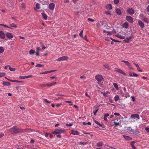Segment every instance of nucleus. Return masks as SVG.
Here are the masks:
<instances>
[{
    "label": "nucleus",
    "mask_w": 149,
    "mask_h": 149,
    "mask_svg": "<svg viewBox=\"0 0 149 149\" xmlns=\"http://www.w3.org/2000/svg\"><path fill=\"white\" fill-rule=\"evenodd\" d=\"M12 134H15L20 132H24V130L20 129L17 127L16 126H14L9 129Z\"/></svg>",
    "instance_id": "obj_1"
},
{
    "label": "nucleus",
    "mask_w": 149,
    "mask_h": 149,
    "mask_svg": "<svg viewBox=\"0 0 149 149\" xmlns=\"http://www.w3.org/2000/svg\"><path fill=\"white\" fill-rule=\"evenodd\" d=\"M65 132V130L63 129H56L55 130L53 131L52 132V133L57 134H62L64 133Z\"/></svg>",
    "instance_id": "obj_2"
},
{
    "label": "nucleus",
    "mask_w": 149,
    "mask_h": 149,
    "mask_svg": "<svg viewBox=\"0 0 149 149\" xmlns=\"http://www.w3.org/2000/svg\"><path fill=\"white\" fill-rule=\"evenodd\" d=\"M96 79L98 81H101L104 80L103 77L101 75H97L95 77Z\"/></svg>",
    "instance_id": "obj_3"
},
{
    "label": "nucleus",
    "mask_w": 149,
    "mask_h": 149,
    "mask_svg": "<svg viewBox=\"0 0 149 149\" xmlns=\"http://www.w3.org/2000/svg\"><path fill=\"white\" fill-rule=\"evenodd\" d=\"M68 57L66 56H63L59 58L56 60L57 61H63L67 60Z\"/></svg>",
    "instance_id": "obj_4"
},
{
    "label": "nucleus",
    "mask_w": 149,
    "mask_h": 149,
    "mask_svg": "<svg viewBox=\"0 0 149 149\" xmlns=\"http://www.w3.org/2000/svg\"><path fill=\"white\" fill-rule=\"evenodd\" d=\"M131 118L133 119H136L137 120L139 119V116L137 114H133L131 116Z\"/></svg>",
    "instance_id": "obj_5"
},
{
    "label": "nucleus",
    "mask_w": 149,
    "mask_h": 149,
    "mask_svg": "<svg viewBox=\"0 0 149 149\" xmlns=\"http://www.w3.org/2000/svg\"><path fill=\"white\" fill-rule=\"evenodd\" d=\"M126 19L130 23H132L134 22L131 16H127L126 17Z\"/></svg>",
    "instance_id": "obj_6"
},
{
    "label": "nucleus",
    "mask_w": 149,
    "mask_h": 149,
    "mask_svg": "<svg viewBox=\"0 0 149 149\" xmlns=\"http://www.w3.org/2000/svg\"><path fill=\"white\" fill-rule=\"evenodd\" d=\"M55 5L53 3H51L49 4L48 7L50 10H53L54 9Z\"/></svg>",
    "instance_id": "obj_7"
},
{
    "label": "nucleus",
    "mask_w": 149,
    "mask_h": 149,
    "mask_svg": "<svg viewBox=\"0 0 149 149\" xmlns=\"http://www.w3.org/2000/svg\"><path fill=\"white\" fill-rule=\"evenodd\" d=\"M121 62L125 63V65H127L130 68V69H132V67L131 65L128 61L122 60V61Z\"/></svg>",
    "instance_id": "obj_8"
},
{
    "label": "nucleus",
    "mask_w": 149,
    "mask_h": 149,
    "mask_svg": "<svg viewBox=\"0 0 149 149\" xmlns=\"http://www.w3.org/2000/svg\"><path fill=\"white\" fill-rule=\"evenodd\" d=\"M127 12L130 15H132L134 13V10L132 8H128L127 11Z\"/></svg>",
    "instance_id": "obj_9"
},
{
    "label": "nucleus",
    "mask_w": 149,
    "mask_h": 149,
    "mask_svg": "<svg viewBox=\"0 0 149 149\" xmlns=\"http://www.w3.org/2000/svg\"><path fill=\"white\" fill-rule=\"evenodd\" d=\"M5 37V35L3 32L1 31H0V38L1 39H4Z\"/></svg>",
    "instance_id": "obj_10"
},
{
    "label": "nucleus",
    "mask_w": 149,
    "mask_h": 149,
    "mask_svg": "<svg viewBox=\"0 0 149 149\" xmlns=\"http://www.w3.org/2000/svg\"><path fill=\"white\" fill-rule=\"evenodd\" d=\"M116 71L117 72L120 73L124 75H126V74L123 70L119 68H116Z\"/></svg>",
    "instance_id": "obj_11"
},
{
    "label": "nucleus",
    "mask_w": 149,
    "mask_h": 149,
    "mask_svg": "<svg viewBox=\"0 0 149 149\" xmlns=\"http://www.w3.org/2000/svg\"><path fill=\"white\" fill-rule=\"evenodd\" d=\"M7 37L9 39H11L13 38V34L11 33H7L6 34Z\"/></svg>",
    "instance_id": "obj_12"
},
{
    "label": "nucleus",
    "mask_w": 149,
    "mask_h": 149,
    "mask_svg": "<svg viewBox=\"0 0 149 149\" xmlns=\"http://www.w3.org/2000/svg\"><path fill=\"white\" fill-rule=\"evenodd\" d=\"M32 76V75H29L24 76H20L19 77V78L20 79H28L31 77Z\"/></svg>",
    "instance_id": "obj_13"
},
{
    "label": "nucleus",
    "mask_w": 149,
    "mask_h": 149,
    "mask_svg": "<svg viewBox=\"0 0 149 149\" xmlns=\"http://www.w3.org/2000/svg\"><path fill=\"white\" fill-rule=\"evenodd\" d=\"M123 137L127 141H130L132 140V138L128 136L123 135Z\"/></svg>",
    "instance_id": "obj_14"
},
{
    "label": "nucleus",
    "mask_w": 149,
    "mask_h": 149,
    "mask_svg": "<svg viewBox=\"0 0 149 149\" xmlns=\"http://www.w3.org/2000/svg\"><path fill=\"white\" fill-rule=\"evenodd\" d=\"M138 24L140 26L141 28H143L144 26V24L141 20H139L138 22Z\"/></svg>",
    "instance_id": "obj_15"
},
{
    "label": "nucleus",
    "mask_w": 149,
    "mask_h": 149,
    "mask_svg": "<svg viewBox=\"0 0 149 149\" xmlns=\"http://www.w3.org/2000/svg\"><path fill=\"white\" fill-rule=\"evenodd\" d=\"M135 142L134 141H132L131 142L130 145L132 149H137L136 147L134 146V144L135 143Z\"/></svg>",
    "instance_id": "obj_16"
},
{
    "label": "nucleus",
    "mask_w": 149,
    "mask_h": 149,
    "mask_svg": "<svg viewBox=\"0 0 149 149\" xmlns=\"http://www.w3.org/2000/svg\"><path fill=\"white\" fill-rule=\"evenodd\" d=\"M56 71V70H50L49 71H47L44 72H41L40 73V74H47V73H51V72H52L54 71Z\"/></svg>",
    "instance_id": "obj_17"
},
{
    "label": "nucleus",
    "mask_w": 149,
    "mask_h": 149,
    "mask_svg": "<svg viewBox=\"0 0 149 149\" xmlns=\"http://www.w3.org/2000/svg\"><path fill=\"white\" fill-rule=\"evenodd\" d=\"M71 132V134L73 135H78L79 134V133L77 131H74L73 130H72Z\"/></svg>",
    "instance_id": "obj_18"
},
{
    "label": "nucleus",
    "mask_w": 149,
    "mask_h": 149,
    "mask_svg": "<svg viewBox=\"0 0 149 149\" xmlns=\"http://www.w3.org/2000/svg\"><path fill=\"white\" fill-rule=\"evenodd\" d=\"M133 36L132 35L131 36L128 37L126 38L125 40L126 42H128L133 37Z\"/></svg>",
    "instance_id": "obj_19"
},
{
    "label": "nucleus",
    "mask_w": 149,
    "mask_h": 149,
    "mask_svg": "<svg viewBox=\"0 0 149 149\" xmlns=\"http://www.w3.org/2000/svg\"><path fill=\"white\" fill-rule=\"evenodd\" d=\"M122 26L123 28L127 29L129 26V24L127 22H125L123 24Z\"/></svg>",
    "instance_id": "obj_20"
},
{
    "label": "nucleus",
    "mask_w": 149,
    "mask_h": 149,
    "mask_svg": "<svg viewBox=\"0 0 149 149\" xmlns=\"http://www.w3.org/2000/svg\"><path fill=\"white\" fill-rule=\"evenodd\" d=\"M106 8L107 9L111 10L112 8V6L110 4H108L106 6Z\"/></svg>",
    "instance_id": "obj_21"
},
{
    "label": "nucleus",
    "mask_w": 149,
    "mask_h": 149,
    "mask_svg": "<svg viewBox=\"0 0 149 149\" xmlns=\"http://www.w3.org/2000/svg\"><path fill=\"white\" fill-rule=\"evenodd\" d=\"M104 145V143L102 141H100L98 142L96 144V145L97 147H101Z\"/></svg>",
    "instance_id": "obj_22"
},
{
    "label": "nucleus",
    "mask_w": 149,
    "mask_h": 149,
    "mask_svg": "<svg viewBox=\"0 0 149 149\" xmlns=\"http://www.w3.org/2000/svg\"><path fill=\"white\" fill-rule=\"evenodd\" d=\"M2 84H3V85L5 86H9L10 85V83L8 82L4 81H3Z\"/></svg>",
    "instance_id": "obj_23"
},
{
    "label": "nucleus",
    "mask_w": 149,
    "mask_h": 149,
    "mask_svg": "<svg viewBox=\"0 0 149 149\" xmlns=\"http://www.w3.org/2000/svg\"><path fill=\"white\" fill-rule=\"evenodd\" d=\"M116 13L118 15H120L121 14V11L120 9L117 8L116 10Z\"/></svg>",
    "instance_id": "obj_24"
},
{
    "label": "nucleus",
    "mask_w": 149,
    "mask_h": 149,
    "mask_svg": "<svg viewBox=\"0 0 149 149\" xmlns=\"http://www.w3.org/2000/svg\"><path fill=\"white\" fill-rule=\"evenodd\" d=\"M103 66L108 70H110L111 68L109 65L107 64H103Z\"/></svg>",
    "instance_id": "obj_25"
},
{
    "label": "nucleus",
    "mask_w": 149,
    "mask_h": 149,
    "mask_svg": "<svg viewBox=\"0 0 149 149\" xmlns=\"http://www.w3.org/2000/svg\"><path fill=\"white\" fill-rule=\"evenodd\" d=\"M42 16L43 18L45 20H47V15L44 13L42 14Z\"/></svg>",
    "instance_id": "obj_26"
},
{
    "label": "nucleus",
    "mask_w": 149,
    "mask_h": 149,
    "mask_svg": "<svg viewBox=\"0 0 149 149\" xmlns=\"http://www.w3.org/2000/svg\"><path fill=\"white\" fill-rule=\"evenodd\" d=\"M56 82H52L50 84H47V86H52L54 85L55 84H56Z\"/></svg>",
    "instance_id": "obj_27"
},
{
    "label": "nucleus",
    "mask_w": 149,
    "mask_h": 149,
    "mask_svg": "<svg viewBox=\"0 0 149 149\" xmlns=\"http://www.w3.org/2000/svg\"><path fill=\"white\" fill-rule=\"evenodd\" d=\"M9 81L13 82H17V83H20L22 82V81H19L16 80H9Z\"/></svg>",
    "instance_id": "obj_28"
},
{
    "label": "nucleus",
    "mask_w": 149,
    "mask_h": 149,
    "mask_svg": "<svg viewBox=\"0 0 149 149\" xmlns=\"http://www.w3.org/2000/svg\"><path fill=\"white\" fill-rule=\"evenodd\" d=\"M113 85L114 87L116 88V90H118V87L117 84L114 83H113Z\"/></svg>",
    "instance_id": "obj_29"
},
{
    "label": "nucleus",
    "mask_w": 149,
    "mask_h": 149,
    "mask_svg": "<svg viewBox=\"0 0 149 149\" xmlns=\"http://www.w3.org/2000/svg\"><path fill=\"white\" fill-rule=\"evenodd\" d=\"M134 65L136 66L137 68V69L138 70V71L139 72H142V71L141 70H139V69L140 68V67L138 65V64H136V63H134Z\"/></svg>",
    "instance_id": "obj_30"
},
{
    "label": "nucleus",
    "mask_w": 149,
    "mask_h": 149,
    "mask_svg": "<svg viewBox=\"0 0 149 149\" xmlns=\"http://www.w3.org/2000/svg\"><path fill=\"white\" fill-rule=\"evenodd\" d=\"M94 122L96 124L99 125L100 127H101L103 128V127H102V125L100 123L97 121L95 120L94 121Z\"/></svg>",
    "instance_id": "obj_31"
},
{
    "label": "nucleus",
    "mask_w": 149,
    "mask_h": 149,
    "mask_svg": "<svg viewBox=\"0 0 149 149\" xmlns=\"http://www.w3.org/2000/svg\"><path fill=\"white\" fill-rule=\"evenodd\" d=\"M142 20L147 23H148L149 22L148 19L146 17L143 18Z\"/></svg>",
    "instance_id": "obj_32"
},
{
    "label": "nucleus",
    "mask_w": 149,
    "mask_h": 149,
    "mask_svg": "<svg viewBox=\"0 0 149 149\" xmlns=\"http://www.w3.org/2000/svg\"><path fill=\"white\" fill-rule=\"evenodd\" d=\"M105 13L107 15H111V12L110 11L108 10V11H105Z\"/></svg>",
    "instance_id": "obj_33"
},
{
    "label": "nucleus",
    "mask_w": 149,
    "mask_h": 149,
    "mask_svg": "<svg viewBox=\"0 0 149 149\" xmlns=\"http://www.w3.org/2000/svg\"><path fill=\"white\" fill-rule=\"evenodd\" d=\"M4 51V49L3 47H0V54L2 53Z\"/></svg>",
    "instance_id": "obj_34"
},
{
    "label": "nucleus",
    "mask_w": 149,
    "mask_h": 149,
    "mask_svg": "<svg viewBox=\"0 0 149 149\" xmlns=\"http://www.w3.org/2000/svg\"><path fill=\"white\" fill-rule=\"evenodd\" d=\"M35 52L34 50L31 49L29 52V53L31 54H32L35 53Z\"/></svg>",
    "instance_id": "obj_35"
},
{
    "label": "nucleus",
    "mask_w": 149,
    "mask_h": 149,
    "mask_svg": "<svg viewBox=\"0 0 149 149\" xmlns=\"http://www.w3.org/2000/svg\"><path fill=\"white\" fill-rule=\"evenodd\" d=\"M119 99V97L118 95H116L115 96L114 100L116 101H117Z\"/></svg>",
    "instance_id": "obj_36"
},
{
    "label": "nucleus",
    "mask_w": 149,
    "mask_h": 149,
    "mask_svg": "<svg viewBox=\"0 0 149 149\" xmlns=\"http://www.w3.org/2000/svg\"><path fill=\"white\" fill-rule=\"evenodd\" d=\"M83 30H82L80 32L79 35L80 36V37H81L83 38Z\"/></svg>",
    "instance_id": "obj_37"
},
{
    "label": "nucleus",
    "mask_w": 149,
    "mask_h": 149,
    "mask_svg": "<svg viewBox=\"0 0 149 149\" xmlns=\"http://www.w3.org/2000/svg\"><path fill=\"white\" fill-rule=\"evenodd\" d=\"M10 26L11 27H13L14 28H16L17 27V26L14 23H12L10 24Z\"/></svg>",
    "instance_id": "obj_38"
},
{
    "label": "nucleus",
    "mask_w": 149,
    "mask_h": 149,
    "mask_svg": "<svg viewBox=\"0 0 149 149\" xmlns=\"http://www.w3.org/2000/svg\"><path fill=\"white\" fill-rule=\"evenodd\" d=\"M36 9H38L40 8V4L38 3H37L36 4Z\"/></svg>",
    "instance_id": "obj_39"
},
{
    "label": "nucleus",
    "mask_w": 149,
    "mask_h": 149,
    "mask_svg": "<svg viewBox=\"0 0 149 149\" xmlns=\"http://www.w3.org/2000/svg\"><path fill=\"white\" fill-rule=\"evenodd\" d=\"M47 84H42L40 85V86L41 87H44L45 86H47Z\"/></svg>",
    "instance_id": "obj_40"
},
{
    "label": "nucleus",
    "mask_w": 149,
    "mask_h": 149,
    "mask_svg": "<svg viewBox=\"0 0 149 149\" xmlns=\"http://www.w3.org/2000/svg\"><path fill=\"white\" fill-rule=\"evenodd\" d=\"M0 25L2 26H3L6 27L8 28H10V29H12V28L11 27H9V26H8L6 25H4L3 24H0Z\"/></svg>",
    "instance_id": "obj_41"
},
{
    "label": "nucleus",
    "mask_w": 149,
    "mask_h": 149,
    "mask_svg": "<svg viewBox=\"0 0 149 149\" xmlns=\"http://www.w3.org/2000/svg\"><path fill=\"white\" fill-rule=\"evenodd\" d=\"M114 125H115V127H116L117 126L119 125V123H116L115 121L114 122Z\"/></svg>",
    "instance_id": "obj_42"
},
{
    "label": "nucleus",
    "mask_w": 149,
    "mask_h": 149,
    "mask_svg": "<svg viewBox=\"0 0 149 149\" xmlns=\"http://www.w3.org/2000/svg\"><path fill=\"white\" fill-rule=\"evenodd\" d=\"M113 2L114 3L117 4L119 3V0H114Z\"/></svg>",
    "instance_id": "obj_43"
},
{
    "label": "nucleus",
    "mask_w": 149,
    "mask_h": 149,
    "mask_svg": "<svg viewBox=\"0 0 149 149\" xmlns=\"http://www.w3.org/2000/svg\"><path fill=\"white\" fill-rule=\"evenodd\" d=\"M118 37L122 39H125L124 37L122 36L121 35H119L118 36Z\"/></svg>",
    "instance_id": "obj_44"
},
{
    "label": "nucleus",
    "mask_w": 149,
    "mask_h": 149,
    "mask_svg": "<svg viewBox=\"0 0 149 149\" xmlns=\"http://www.w3.org/2000/svg\"><path fill=\"white\" fill-rule=\"evenodd\" d=\"M9 69L11 71H14L15 70V68H11L10 66H9Z\"/></svg>",
    "instance_id": "obj_45"
},
{
    "label": "nucleus",
    "mask_w": 149,
    "mask_h": 149,
    "mask_svg": "<svg viewBox=\"0 0 149 149\" xmlns=\"http://www.w3.org/2000/svg\"><path fill=\"white\" fill-rule=\"evenodd\" d=\"M79 144L80 145H85L87 144V142H80Z\"/></svg>",
    "instance_id": "obj_46"
},
{
    "label": "nucleus",
    "mask_w": 149,
    "mask_h": 149,
    "mask_svg": "<svg viewBox=\"0 0 149 149\" xmlns=\"http://www.w3.org/2000/svg\"><path fill=\"white\" fill-rule=\"evenodd\" d=\"M43 65L41 64H37L36 65V67H42Z\"/></svg>",
    "instance_id": "obj_47"
},
{
    "label": "nucleus",
    "mask_w": 149,
    "mask_h": 149,
    "mask_svg": "<svg viewBox=\"0 0 149 149\" xmlns=\"http://www.w3.org/2000/svg\"><path fill=\"white\" fill-rule=\"evenodd\" d=\"M101 93L103 94V96H105V97H108V96L107 95V94H106L105 92L103 93L102 92H101Z\"/></svg>",
    "instance_id": "obj_48"
},
{
    "label": "nucleus",
    "mask_w": 149,
    "mask_h": 149,
    "mask_svg": "<svg viewBox=\"0 0 149 149\" xmlns=\"http://www.w3.org/2000/svg\"><path fill=\"white\" fill-rule=\"evenodd\" d=\"M138 76V75L137 74L135 73L134 72H133L132 73V76H134V77H137Z\"/></svg>",
    "instance_id": "obj_49"
},
{
    "label": "nucleus",
    "mask_w": 149,
    "mask_h": 149,
    "mask_svg": "<svg viewBox=\"0 0 149 149\" xmlns=\"http://www.w3.org/2000/svg\"><path fill=\"white\" fill-rule=\"evenodd\" d=\"M44 100L45 102H46L47 103H50L51 102V101H48L46 99H45Z\"/></svg>",
    "instance_id": "obj_50"
},
{
    "label": "nucleus",
    "mask_w": 149,
    "mask_h": 149,
    "mask_svg": "<svg viewBox=\"0 0 149 149\" xmlns=\"http://www.w3.org/2000/svg\"><path fill=\"white\" fill-rule=\"evenodd\" d=\"M88 20L89 21L92 22H93L94 21V20L93 19H91L90 18H88Z\"/></svg>",
    "instance_id": "obj_51"
},
{
    "label": "nucleus",
    "mask_w": 149,
    "mask_h": 149,
    "mask_svg": "<svg viewBox=\"0 0 149 149\" xmlns=\"http://www.w3.org/2000/svg\"><path fill=\"white\" fill-rule=\"evenodd\" d=\"M145 130L146 131H147L149 133V127H145Z\"/></svg>",
    "instance_id": "obj_52"
},
{
    "label": "nucleus",
    "mask_w": 149,
    "mask_h": 149,
    "mask_svg": "<svg viewBox=\"0 0 149 149\" xmlns=\"http://www.w3.org/2000/svg\"><path fill=\"white\" fill-rule=\"evenodd\" d=\"M109 116V113H106L104 115V116L107 117Z\"/></svg>",
    "instance_id": "obj_53"
},
{
    "label": "nucleus",
    "mask_w": 149,
    "mask_h": 149,
    "mask_svg": "<svg viewBox=\"0 0 149 149\" xmlns=\"http://www.w3.org/2000/svg\"><path fill=\"white\" fill-rule=\"evenodd\" d=\"M66 125L67 126L71 127V126H72V124L71 123H70L69 124H66Z\"/></svg>",
    "instance_id": "obj_54"
},
{
    "label": "nucleus",
    "mask_w": 149,
    "mask_h": 149,
    "mask_svg": "<svg viewBox=\"0 0 149 149\" xmlns=\"http://www.w3.org/2000/svg\"><path fill=\"white\" fill-rule=\"evenodd\" d=\"M131 98H132V100L133 102H134L135 101V98L134 97V96H132L131 97Z\"/></svg>",
    "instance_id": "obj_55"
},
{
    "label": "nucleus",
    "mask_w": 149,
    "mask_h": 149,
    "mask_svg": "<svg viewBox=\"0 0 149 149\" xmlns=\"http://www.w3.org/2000/svg\"><path fill=\"white\" fill-rule=\"evenodd\" d=\"M98 110V109H97L94 112V114L95 115L96 114V113L97 112Z\"/></svg>",
    "instance_id": "obj_56"
},
{
    "label": "nucleus",
    "mask_w": 149,
    "mask_h": 149,
    "mask_svg": "<svg viewBox=\"0 0 149 149\" xmlns=\"http://www.w3.org/2000/svg\"><path fill=\"white\" fill-rule=\"evenodd\" d=\"M85 95L87 97H88L89 98L91 99L90 96L88 95V94L87 93H85Z\"/></svg>",
    "instance_id": "obj_57"
},
{
    "label": "nucleus",
    "mask_w": 149,
    "mask_h": 149,
    "mask_svg": "<svg viewBox=\"0 0 149 149\" xmlns=\"http://www.w3.org/2000/svg\"><path fill=\"white\" fill-rule=\"evenodd\" d=\"M114 114L116 116H119L120 115L119 113H114Z\"/></svg>",
    "instance_id": "obj_58"
},
{
    "label": "nucleus",
    "mask_w": 149,
    "mask_h": 149,
    "mask_svg": "<svg viewBox=\"0 0 149 149\" xmlns=\"http://www.w3.org/2000/svg\"><path fill=\"white\" fill-rule=\"evenodd\" d=\"M61 105V103L58 104L56 105V106L57 107H59Z\"/></svg>",
    "instance_id": "obj_59"
},
{
    "label": "nucleus",
    "mask_w": 149,
    "mask_h": 149,
    "mask_svg": "<svg viewBox=\"0 0 149 149\" xmlns=\"http://www.w3.org/2000/svg\"><path fill=\"white\" fill-rule=\"evenodd\" d=\"M4 135V134L3 133L0 134V138H1Z\"/></svg>",
    "instance_id": "obj_60"
},
{
    "label": "nucleus",
    "mask_w": 149,
    "mask_h": 149,
    "mask_svg": "<svg viewBox=\"0 0 149 149\" xmlns=\"http://www.w3.org/2000/svg\"><path fill=\"white\" fill-rule=\"evenodd\" d=\"M146 10L148 12H149V5L147 7Z\"/></svg>",
    "instance_id": "obj_61"
},
{
    "label": "nucleus",
    "mask_w": 149,
    "mask_h": 149,
    "mask_svg": "<svg viewBox=\"0 0 149 149\" xmlns=\"http://www.w3.org/2000/svg\"><path fill=\"white\" fill-rule=\"evenodd\" d=\"M21 7H22V8H25V5L23 3L22 4V5H21Z\"/></svg>",
    "instance_id": "obj_62"
},
{
    "label": "nucleus",
    "mask_w": 149,
    "mask_h": 149,
    "mask_svg": "<svg viewBox=\"0 0 149 149\" xmlns=\"http://www.w3.org/2000/svg\"><path fill=\"white\" fill-rule=\"evenodd\" d=\"M50 78L52 79H57V77H55V76L52 77H51Z\"/></svg>",
    "instance_id": "obj_63"
},
{
    "label": "nucleus",
    "mask_w": 149,
    "mask_h": 149,
    "mask_svg": "<svg viewBox=\"0 0 149 149\" xmlns=\"http://www.w3.org/2000/svg\"><path fill=\"white\" fill-rule=\"evenodd\" d=\"M34 141L33 139H31L30 141V143H33Z\"/></svg>",
    "instance_id": "obj_64"
}]
</instances>
